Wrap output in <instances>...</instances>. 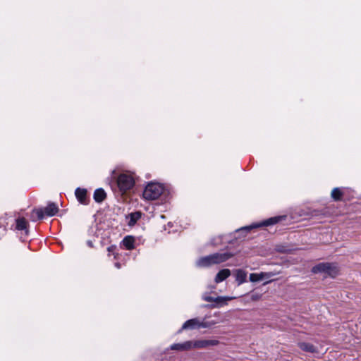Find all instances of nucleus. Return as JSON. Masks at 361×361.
Wrapping results in <instances>:
<instances>
[{"label": "nucleus", "instance_id": "f257e3e1", "mask_svg": "<svg viewBox=\"0 0 361 361\" xmlns=\"http://www.w3.org/2000/svg\"><path fill=\"white\" fill-rule=\"evenodd\" d=\"M135 177L129 172L122 173L119 174L116 178V186L122 194L131 190L135 185Z\"/></svg>", "mask_w": 361, "mask_h": 361}, {"label": "nucleus", "instance_id": "f03ea898", "mask_svg": "<svg viewBox=\"0 0 361 361\" xmlns=\"http://www.w3.org/2000/svg\"><path fill=\"white\" fill-rule=\"evenodd\" d=\"M164 188L163 185L155 183V182H151L149 183L144 191H143V197L148 200H154L157 199L164 192Z\"/></svg>", "mask_w": 361, "mask_h": 361}, {"label": "nucleus", "instance_id": "7ed1b4c3", "mask_svg": "<svg viewBox=\"0 0 361 361\" xmlns=\"http://www.w3.org/2000/svg\"><path fill=\"white\" fill-rule=\"evenodd\" d=\"M314 274L322 273L331 277H336L338 274V269L335 264L332 263H319L312 269Z\"/></svg>", "mask_w": 361, "mask_h": 361}, {"label": "nucleus", "instance_id": "20e7f679", "mask_svg": "<svg viewBox=\"0 0 361 361\" xmlns=\"http://www.w3.org/2000/svg\"><path fill=\"white\" fill-rule=\"evenodd\" d=\"M29 223L24 217H18L16 219L15 225L12 227L14 231L20 233V238L25 240L23 237H27L29 233L28 230Z\"/></svg>", "mask_w": 361, "mask_h": 361}, {"label": "nucleus", "instance_id": "39448f33", "mask_svg": "<svg viewBox=\"0 0 361 361\" xmlns=\"http://www.w3.org/2000/svg\"><path fill=\"white\" fill-rule=\"evenodd\" d=\"M235 297L231 296H218L213 298L207 295H202V300L207 302H214V304L212 305V308L222 307L228 304V302L235 299Z\"/></svg>", "mask_w": 361, "mask_h": 361}, {"label": "nucleus", "instance_id": "423d86ee", "mask_svg": "<svg viewBox=\"0 0 361 361\" xmlns=\"http://www.w3.org/2000/svg\"><path fill=\"white\" fill-rule=\"evenodd\" d=\"M281 219H282V216L271 217V218H269L267 220H264L259 224H252L251 226L242 228L241 230L250 231L254 228L274 225V224H277L278 222H279Z\"/></svg>", "mask_w": 361, "mask_h": 361}, {"label": "nucleus", "instance_id": "0eeeda50", "mask_svg": "<svg viewBox=\"0 0 361 361\" xmlns=\"http://www.w3.org/2000/svg\"><path fill=\"white\" fill-rule=\"evenodd\" d=\"M192 349V348H205L208 346H214L219 344V341L217 340H197V341H190Z\"/></svg>", "mask_w": 361, "mask_h": 361}, {"label": "nucleus", "instance_id": "6e6552de", "mask_svg": "<svg viewBox=\"0 0 361 361\" xmlns=\"http://www.w3.org/2000/svg\"><path fill=\"white\" fill-rule=\"evenodd\" d=\"M232 256L233 255L228 252L214 253L211 255L213 264L224 262L230 259Z\"/></svg>", "mask_w": 361, "mask_h": 361}, {"label": "nucleus", "instance_id": "1a4fd4ad", "mask_svg": "<svg viewBox=\"0 0 361 361\" xmlns=\"http://www.w3.org/2000/svg\"><path fill=\"white\" fill-rule=\"evenodd\" d=\"M75 195L77 200H78V202L80 204H82L85 205L88 204L89 200L87 197V190L86 189L78 188H76V190L75 191Z\"/></svg>", "mask_w": 361, "mask_h": 361}, {"label": "nucleus", "instance_id": "9d476101", "mask_svg": "<svg viewBox=\"0 0 361 361\" xmlns=\"http://www.w3.org/2000/svg\"><path fill=\"white\" fill-rule=\"evenodd\" d=\"M200 329V319L198 318H194L187 320L179 330L180 332L185 329Z\"/></svg>", "mask_w": 361, "mask_h": 361}, {"label": "nucleus", "instance_id": "9b49d317", "mask_svg": "<svg viewBox=\"0 0 361 361\" xmlns=\"http://www.w3.org/2000/svg\"><path fill=\"white\" fill-rule=\"evenodd\" d=\"M170 348L174 350L185 351L192 349L191 341H188L182 343H174L171 345Z\"/></svg>", "mask_w": 361, "mask_h": 361}, {"label": "nucleus", "instance_id": "f8f14e48", "mask_svg": "<svg viewBox=\"0 0 361 361\" xmlns=\"http://www.w3.org/2000/svg\"><path fill=\"white\" fill-rule=\"evenodd\" d=\"M43 209L46 216H53L59 212V207L54 202H49Z\"/></svg>", "mask_w": 361, "mask_h": 361}, {"label": "nucleus", "instance_id": "ddd939ff", "mask_svg": "<svg viewBox=\"0 0 361 361\" xmlns=\"http://www.w3.org/2000/svg\"><path fill=\"white\" fill-rule=\"evenodd\" d=\"M135 239L133 236L128 235L123 238V240H122V244L126 250H132L135 248Z\"/></svg>", "mask_w": 361, "mask_h": 361}, {"label": "nucleus", "instance_id": "4468645a", "mask_svg": "<svg viewBox=\"0 0 361 361\" xmlns=\"http://www.w3.org/2000/svg\"><path fill=\"white\" fill-rule=\"evenodd\" d=\"M231 275V271L228 269H224L218 272L215 277V282L216 283H221Z\"/></svg>", "mask_w": 361, "mask_h": 361}, {"label": "nucleus", "instance_id": "2eb2a0df", "mask_svg": "<svg viewBox=\"0 0 361 361\" xmlns=\"http://www.w3.org/2000/svg\"><path fill=\"white\" fill-rule=\"evenodd\" d=\"M197 266L200 267H206L213 264L211 255L199 259L197 262Z\"/></svg>", "mask_w": 361, "mask_h": 361}, {"label": "nucleus", "instance_id": "dca6fc26", "mask_svg": "<svg viewBox=\"0 0 361 361\" xmlns=\"http://www.w3.org/2000/svg\"><path fill=\"white\" fill-rule=\"evenodd\" d=\"M298 346L301 350L305 352L313 353L317 351V348L310 343L300 342L298 343Z\"/></svg>", "mask_w": 361, "mask_h": 361}, {"label": "nucleus", "instance_id": "f3484780", "mask_svg": "<svg viewBox=\"0 0 361 361\" xmlns=\"http://www.w3.org/2000/svg\"><path fill=\"white\" fill-rule=\"evenodd\" d=\"M106 197L105 191L102 188L96 189L94 192V200L97 202H103Z\"/></svg>", "mask_w": 361, "mask_h": 361}, {"label": "nucleus", "instance_id": "a211bd4d", "mask_svg": "<svg viewBox=\"0 0 361 361\" xmlns=\"http://www.w3.org/2000/svg\"><path fill=\"white\" fill-rule=\"evenodd\" d=\"M247 273L242 270L238 269L235 274V280L238 285H240L246 281Z\"/></svg>", "mask_w": 361, "mask_h": 361}, {"label": "nucleus", "instance_id": "6ab92c4d", "mask_svg": "<svg viewBox=\"0 0 361 361\" xmlns=\"http://www.w3.org/2000/svg\"><path fill=\"white\" fill-rule=\"evenodd\" d=\"M141 217V213L140 212H134L131 213L129 215L130 220L128 221V225L132 226L136 224L137 220Z\"/></svg>", "mask_w": 361, "mask_h": 361}, {"label": "nucleus", "instance_id": "aec40b11", "mask_svg": "<svg viewBox=\"0 0 361 361\" xmlns=\"http://www.w3.org/2000/svg\"><path fill=\"white\" fill-rule=\"evenodd\" d=\"M343 196V192L338 188H335L331 191V197L336 200H340Z\"/></svg>", "mask_w": 361, "mask_h": 361}, {"label": "nucleus", "instance_id": "412c9836", "mask_svg": "<svg viewBox=\"0 0 361 361\" xmlns=\"http://www.w3.org/2000/svg\"><path fill=\"white\" fill-rule=\"evenodd\" d=\"M262 274L261 273H252L250 274V281L252 282H257L263 280Z\"/></svg>", "mask_w": 361, "mask_h": 361}, {"label": "nucleus", "instance_id": "4be33fe9", "mask_svg": "<svg viewBox=\"0 0 361 361\" xmlns=\"http://www.w3.org/2000/svg\"><path fill=\"white\" fill-rule=\"evenodd\" d=\"M210 243H211V245H212L214 246H218V245H221L223 243V236L219 235V236L213 238L211 240Z\"/></svg>", "mask_w": 361, "mask_h": 361}, {"label": "nucleus", "instance_id": "5701e85b", "mask_svg": "<svg viewBox=\"0 0 361 361\" xmlns=\"http://www.w3.org/2000/svg\"><path fill=\"white\" fill-rule=\"evenodd\" d=\"M33 214H36L38 219H42L46 216L43 209H34Z\"/></svg>", "mask_w": 361, "mask_h": 361}, {"label": "nucleus", "instance_id": "b1692460", "mask_svg": "<svg viewBox=\"0 0 361 361\" xmlns=\"http://www.w3.org/2000/svg\"><path fill=\"white\" fill-rule=\"evenodd\" d=\"M216 322H204L200 320V329L201 328H209L212 326L214 325Z\"/></svg>", "mask_w": 361, "mask_h": 361}, {"label": "nucleus", "instance_id": "393cba45", "mask_svg": "<svg viewBox=\"0 0 361 361\" xmlns=\"http://www.w3.org/2000/svg\"><path fill=\"white\" fill-rule=\"evenodd\" d=\"M262 274L263 275V279H269L275 275L273 272H262Z\"/></svg>", "mask_w": 361, "mask_h": 361}, {"label": "nucleus", "instance_id": "a878e982", "mask_svg": "<svg viewBox=\"0 0 361 361\" xmlns=\"http://www.w3.org/2000/svg\"><path fill=\"white\" fill-rule=\"evenodd\" d=\"M116 247L115 245H111V246H109L108 248H107V251L109 252V253H112L113 255H114V250H116Z\"/></svg>", "mask_w": 361, "mask_h": 361}, {"label": "nucleus", "instance_id": "bb28decb", "mask_svg": "<svg viewBox=\"0 0 361 361\" xmlns=\"http://www.w3.org/2000/svg\"><path fill=\"white\" fill-rule=\"evenodd\" d=\"M115 266H116L118 269H120V268H121V265H120V264H119V263H118V262H116V263L115 264Z\"/></svg>", "mask_w": 361, "mask_h": 361}, {"label": "nucleus", "instance_id": "cd10ccee", "mask_svg": "<svg viewBox=\"0 0 361 361\" xmlns=\"http://www.w3.org/2000/svg\"><path fill=\"white\" fill-rule=\"evenodd\" d=\"M87 244H88V245H89L90 247H92V242H91V241H88V242H87Z\"/></svg>", "mask_w": 361, "mask_h": 361}, {"label": "nucleus", "instance_id": "c85d7f7f", "mask_svg": "<svg viewBox=\"0 0 361 361\" xmlns=\"http://www.w3.org/2000/svg\"><path fill=\"white\" fill-rule=\"evenodd\" d=\"M271 281H267L264 284L269 283Z\"/></svg>", "mask_w": 361, "mask_h": 361}]
</instances>
